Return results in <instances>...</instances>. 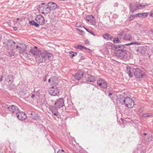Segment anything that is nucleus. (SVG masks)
<instances>
[{
	"instance_id": "c9c22d12",
	"label": "nucleus",
	"mask_w": 153,
	"mask_h": 153,
	"mask_svg": "<svg viewBox=\"0 0 153 153\" xmlns=\"http://www.w3.org/2000/svg\"><path fill=\"white\" fill-rule=\"evenodd\" d=\"M9 87L10 90H12L14 88V86L13 84L11 83V84L9 85Z\"/></svg>"
},
{
	"instance_id": "39448f33",
	"label": "nucleus",
	"mask_w": 153,
	"mask_h": 153,
	"mask_svg": "<svg viewBox=\"0 0 153 153\" xmlns=\"http://www.w3.org/2000/svg\"><path fill=\"white\" fill-rule=\"evenodd\" d=\"M16 115L17 118L21 120H24L27 117L25 113L23 111H21L20 110L16 114Z\"/></svg>"
},
{
	"instance_id": "aec40b11",
	"label": "nucleus",
	"mask_w": 153,
	"mask_h": 153,
	"mask_svg": "<svg viewBox=\"0 0 153 153\" xmlns=\"http://www.w3.org/2000/svg\"><path fill=\"white\" fill-rule=\"evenodd\" d=\"M13 76L11 75H7L6 76L5 80L8 82H12L13 81Z\"/></svg>"
},
{
	"instance_id": "c756f323",
	"label": "nucleus",
	"mask_w": 153,
	"mask_h": 153,
	"mask_svg": "<svg viewBox=\"0 0 153 153\" xmlns=\"http://www.w3.org/2000/svg\"><path fill=\"white\" fill-rule=\"evenodd\" d=\"M94 18V16L92 15H88L86 17V20L89 22L91 21V20L92 19V18Z\"/></svg>"
},
{
	"instance_id": "e2e57ef3",
	"label": "nucleus",
	"mask_w": 153,
	"mask_h": 153,
	"mask_svg": "<svg viewBox=\"0 0 153 153\" xmlns=\"http://www.w3.org/2000/svg\"><path fill=\"white\" fill-rule=\"evenodd\" d=\"M33 48H38L36 46H34Z\"/></svg>"
},
{
	"instance_id": "ddd939ff",
	"label": "nucleus",
	"mask_w": 153,
	"mask_h": 153,
	"mask_svg": "<svg viewBox=\"0 0 153 153\" xmlns=\"http://www.w3.org/2000/svg\"><path fill=\"white\" fill-rule=\"evenodd\" d=\"M83 71H79L73 76V78L75 79L79 80L83 77Z\"/></svg>"
},
{
	"instance_id": "72a5a7b5",
	"label": "nucleus",
	"mask_w": 153,
	"mask_h": 153,
	"mask_svg": "<svg viewBox=\"0 0 153 153\" xmlns=\"http://www.w3.org/2000/svg\"><path fill=\"white\" fill-rule=\"evenodd\" d=\"M120 42L118 38H114L113 40V42L114 43H117Z\"/></svg>"
},
{
	"instance_id": "69168bd1",
	"label": "nucleus",
	"mask_w": 153,
	"mask_h": 153,
	"mask_svg": "<svg viewBox=\"0 0 153 153\" xmlns=\"http://www.w3.org/2000/svg\"><path fill=\"white\" fill-rule=\"evenodd\" d=\"M33 116L35 117H36V115H33Z\"/></svg>"
},
{
	"instance_id": "2eb2a0df",
	"label": "nucleus",
	"mask_w": 153,
	"mask_h": 153,
	"mask_svg": "<svg viewBox=\"0 0 153 153\" xmlns=\"http://www.w3.org/2000/svg\"><path fill=\"white\" fill-rule=\"evenodd\" d=\"M4 45H6V47L8 48H12L15 46V42L12 40H9L7 42H5L4 43Z\"/></svg>"
},
{
	"instance_id": "7ed1b4c3",
	"label": "nucleus",
	"mask_w": 153,
	"mask_h": 153,
	"mask_svg": "<svg viewBox=\"0 0 153 153\" xmlns=\"http://www.w3.org/2000/svg\"><path fill=\"white\" fill-rule=\"evenodd\" d=\"M4 107L6 108H7V110L10 112L16 114L19 110L17 106L14 105H12L9 106L7 105H5Z\"/></svg>"
},
{
	"instance_id": "393cba45",
	"label": "nucleus",
	"mask_w": 153,
	"mask_h": 153,
	"mask_svg": "<svg viewBox=\"0 0 153 153\" xmlns=\"http://www.w3.org/2000/svg\"><path fill=\"white\" fill-rule=\"evenodd\" d=\"M26 45L23 43H18L16 46V48H26Z\"/></svg>"
},
{
	"instance_id": "052dcab7",
	"label": "nucleus",
	"mask_w": 153,
	"mask_h": 153,
	"mask_svg": "<svg viewBox=\"0 0 153 153\" xmlns=\"http://www.w3.org/2000/svg\"><path fill=\"white\" fill-rule=\"evenodd\" d=\"M141 109H141V108H140V109H139V112H140V111H141Z\"/></svg>"
},
{
	"instance_id": "58836bf2",
	"label": "nucleus",
	"mask_w": 153,
	"mask_h": 153,
	"mask_svg": "<svg viewBox=\"0 0 153 153\" xmlns=\"http://www.w3.org/2000/svg\"><path fill=\"white\" fill-rule=\"evenodd\" d=\"M74 48H86L85 47L82 46L80 45H78L77 46H76L74 47Z\"/></svg>"
},
{
	"instance_id": "4468645a",
	"label": "nucleus",
	"mask_w": 153,
	"mask_h": 153,
	"mask_svg": "<svg viewBox=\"0 0 153 153\" xmlns=\"http://www.w3.org/2000/svg\"><path fill=\"white\" fill-rule=\"evenodd\" d=\"M126 97H124V96L120 95L117 98V103L121 105H124L126 101Z\"/></svg>"
},
{
	"instance_id": "ea45409f",
	"label": "nucleus",
	"mask_w": 153,
	"mask_h": 153,
	"mask_svg": "<svg viewBox=\"0 0 153 153\" xmlns=\"http://www.w3.org/2000/svg\"><path fill=\"white\" fill-rule=\"evenodd\" d=\"M43 61V59H42L41 58H39L37 59V61L38 63H41Z\"/></svg>"
},
{
	"instance_id": "37998d69",
	"label": "nucleus",
	"mask_w": 153,
	"mask_h": 153,
	"mask_svg": "<svg viewBox=\"0 0 153 153\" xmlns=\"http://www.w3.org/2000/svg\"><path fill=\"white\" fill-rule=\"evenodd\" d=\"M108 91H105V93L106 94H108V93H110V92H111V89H108Z\"/></svg>"
},
{
	"instance_id": "6e6552de",
	"label": "nucleus",
	"mask_w": 153,
	"mask_h": 153,
	"mask_svg": "<svg viewBox=\"0 0 153 153\" xmlns=\"http://www.w3.org/2000/svg\"><path fill=\"white\" fill-rule=\"evenodd\" d=\"M36 22L41 25H43L45 23L44 18L41 15H37L36 18Z\"/></svg>"
},
{
	"instance_id": "338daca9",
	"label": "nucleus",
	"mask_w": 153,
	"mask_h": 153,
	"mask_svg": "<svg viewBox=\"0 0 153 153\" xmlns=\"http://www.w3.org/2000/svg\"><path fill=\"white\" fill-rule=\"evenodd\" d=\"M83 27L85 29V27H84V26H83Z\"/></svg>"
},
{
	"instance_id": "bb28decb",
	"label": "nucleus",
	"mask_w": 153,
	"mask_h": 153,
	"mask_svg": "<svg viewBox=\"0 0 153 153\" xmlns=\"http://www.w3.org/2000/svg\"><path fill=\"white\" fill-rule=\"evenodd\" d=\"M137 9H141L145 7L147 4H146V5H142L140 4L138 2H137Z\"/></svg>"
},
{
	"instance_id": "0eeeda50",
	"label": "nucleus",
	"mask_w": 153,
	"mask_h": 153,
	"mask_svg": "<svg viewBox=\"0 0 153 153\" xmlns=\"http://www.w3.org/2000/svg\"><path fill=\"white\" fill-rule=\"evenodd\" d=\"M117 56L122 58L124 57L126 53V51L122 49L115 50L114 51Z\"/></svg>"
},
{
	"instance_id": "49530a36",
	"label": "nucleus",
	"mask_w": 153,
	"mask_h": 153,
	"mask_svg": "<svg viewBox=\"0 0 153 153\" xmlns=\"http://www.w3.org/2000/svg\"><path fill=\"white\" fill-rule=\"evenodd\" d=\"M147 47V46H146V45H143V46H140V48H145L146 47ZM138 48H140L139 47H138Z\"/></svg>"
},
{
	"instance_id": "680f3d73",
	"label": "nucleus",
	"mask_w": 153,
	"mask_h": 153,
	"mask_svg": "<svg viewBox=\"0 0 153 153\" xmlns=\"http://www.w3.org/2000/svg\"><path fill=\"white\" fill-rule=\"evenodd\" d=\"M1 35L0 34V41H1Z\"/></svg>"
},
{
	"instance_id": "e433bc0d",
	"label": "nucleus",
	"mask_w": 153,
	"mask_h": 153,
	"mask_svg": "<svg viewBox=\"0 0 153 153\" xmlns=\"http://www.w3.org/2000/svg\"><path fill=\"white\" fill-rule=\"evenodd\" d=\"M86 31L93 36H95V34L92 30H86Z\"/></svg>"
},
{
	"instance_id": "09e8293b",
	"label": "nucleus",
	"mask_w": 153,
	"mask_h": 153,
	"mask_svg": "<svg viewBox=\"0 0 153 153\" xmlns=\"http://www.w3.org/2000/svg\"><path fill=\"white\" fill-rule=\"evenodd\" d=\"M76 30L78 31H79L80 32H83V31L80 29H78V28H76Z\"/></svg>"
},
{
	"instance_id": "f8f14e48",
	"label": "nucleus",
	"mask_w": 153,
	"mask_h": 153,
	"mask_svg": "<svg viewBox=\"0 0 153 153\" xmlns=\"http://www.w3.org/2000/svg\"><path fill=\"white\" fill-rule=\"evenodd\" d=\"M41 55L42 57L46 60H49L53 56L51 53H48L47 51H44L42 52Z\"/></svg>"
},
{
	"instance_id": "4d7b16f0",
	"label": "nucleus",
	"mask_w": 153,
	"mask_h": 153,
	"mask_svg": "<svg viewBox=\"0 0 153 153\" xmlns=\"http://www.w3.org/2000/svg\"><path fill=\"white\" fill-rule=\"evenodd\" d=\"M51 79H49L48 80V82H51ZM51 80H53L52 78H51Z\"/></svg>"
},
{
	"instance_id": "cd10ccee",
	"label": "nucleus",
	"mask_w": 153,
	"mask_h": 153,
	"mask_svg": "<svg viewBox=\"0 0 153 153\" xmlns=\"http://www.w3.org/2000/svg\"><path fill=\"white\" fill-rule=\"evenodd\" d=\"M137 51L140 53L144 54L145 53V50L143 48H137Z\"/></svg>"
},
{
	"instance_id": "a878e982",
	"label": "nucleus",
	"mask_w": 153,
	"mask_h": 153,
	"mask_svg": "<svg viewBox=\"0 0 153 153\" xmlns=\"http://www.w3.org/2000/svg\"><path fill=\"white\" fill-rule=\"evenodd\" d=\"M29 24L30 25H34L36 27H39V24L37 22H36L34 21H31L29 22Z\"/></svg>"
},
{
	"instance_id": "c85d7f7f",
	"label": "nucleus",
	"mask_w": 153,
	"mask_h": 153,
	"mask_svg": "<svg viewBox=\"0 0 153 153\" xmlns=\"http://www.w3.org/2000/svg\"><path fill=\"white\" fill-rule=\"evenodd\" d=\"M8 53H7V55L10 56H14V52H13V51H11V49H10L8 51Z\"/></svg>"
},
{
	"instance_id": "7c9ffc66",
	"label": "nucleus",
	"mask_w": 153,
	"mask_h": 153,
	"mask_svg": "<svg viewBox=\"0 0 153 153\" xmlns=\"http://www.w3.org/2000/svg\"><path fill=\"white\" fill-rule=\"evenodd\" d=\"M92 25H95L96 24L95 19L94 17V18H92L91 21L89 22Z\"/></svg>"
},
{
	"instance_id": "2f4dec72",
	"label": "nucleus",
	"mask_w": 153,
	"mask_h": 153,
	"mask_svg": "<svg viewBox=\"0 0 153 153\" xmlns=\"http://www.w3.org/2000/svg\"><path fill=\"white\" fill-rule=\"evenodd\" d=\"M142 116L145 117H149L152 116V114L151 113H146L143 114Z\"/></svg>"
},
{
	"instance_id": "f03ea898",
	"label": "nucleus",
	"mask_w": 153,
	"mask_h": 153,
	"mask_svg": "<svg viewBox=\"0 0 153 153\" xmlns=\"http://www.w3.org/2000/svg\"><path fill=\"white\" fill-rule=\"evenodd\" d=\"M57 7V5L55 3L51 1L47 3L45 9L43 10L42 13V14H48L51 11L55 10Z\"/></svg>"
},
{
	"instance_id": "9b49d317",
	"label": "nucleus",
	"mask_w": 153,
	"mask_h": 153,
	"mask_svg": "<svg viewBox=\"0 0 153 153\" xmlns=\"http://www.w3.org/2000/svg\"><path fill=\"white\" fill-rule=\"evenodd\" d=\"M97 83L99 86L103 88H106L107 87V83L102 79H99L97 80Z\"/></svg>"
},
{
	"instance_id": "dca6fc26",
	"label": "nucleus",
	"mask_w": 153,
	"mask_h": 153,
	"mask_svg": "<svg viewBox=\"0 0 153 153\" xmlns=\"http://www.w3.org/2000/svg\"><path fill=\"white\" fill-rule=\"evenodd\" d=\"M57 108L56 107L53 106L52 105H50L49 107V110L51 111L53 114L55 116H57L58 115V112L57 109L56 108Z\"/></svg>"
},
{
	"instance_id": "4be33fe9",
	"label": "nucleus",
	"mask_w": 153,
	"mask_h": 153,
	"mask_svg": "<svg viewBox=\"0 0 153 153\" xmlns=\"http://www.w3.org/2000/svg\"><path fill=\"white\" fill-rule=\"evenodd\" d=\"M30 114L32 115L31 117L34 119L37 120L39 118V115L34 112L31 113Z\"/></svg>"
},
{
	"instance_id": "423d86ee",
	"label": "nucleus",
	"mask_w": 153,
	"mask_h": 153,
	"mask_svg": "<svg viewBox=\"0 0 153 153\" xmlns=\"http://www.w3.org/2000/svg\"><path fill=\"white\" fill-rule=\"evenodd\" d=\"M49 93L50 95L52 96H55L59 93L58 89L56 86H52L49 89Z\"/></svg>"
},
{
	"instance_id": "20e7f679",
	"label": "nucleus",
	"mask_w": 153,
	"mask_h": 153,
	"mask_svg": "<svg viewBox=\"0 0 153 153\" xmlns=\"http://www.w3.org/2000/svg\"><path fill=\"white\" fill-rule=\"evenodd\" d=\"M126 101L125 102L124 105L128 108H132L134 105V102L132 100L130 97H126Z\"/></svg>"
},
{
	"instance_id": "bf43d9fd",
	"label": "nucleus",
	"mask_w": 153,
	"mask_h": 153,
	"mask_svg": "<svg viewBox=\"0 0 153 153\" xmlns=\"http://www.w3.org/2000/svg\"><path fill=\"white\" fill-rule=\"evenodd\" d=\"M143 135H147V134L146 133H143Z\"/></svg>"
},
{
	"instance_id": "de8ad7c7",
	"label": "nucleus",
	"mask_w": 153,
	"mask_h": 153,
	"mask_svg": "<svg viewBox=\"0 0 153 153\" xmlns=\"http://www.w3.org/2000/svg\"><path fill=\"white\" fill-rule=\"evenodd\" d=\"M147 140L149 141H151L152 140L151 137H149L148 138Z\"/></svg>"
},
{
	"instance_id": "5701e85b",
	"label": "nucleus",
	"mask_w": 153,
	"mask_h": 153,
	"mask_svg": "<svg viewBox=\"0 0 153 153\" xmlns=\"http://www.w3.org/2000/svg\"><path fill=\"white\" fill-rule=\"evenodd\" d=\"M123 39L127 40H129L132 39L131 36L128 33H127L123 37Z\"/></svg>"
},
{
	"instance_id": "864d4df0",
	"label": "nucleus",
	"mask_w": 153,
	"mask_h": 153,
	"mask_svg": "<svg viewBox=\"0 0 153 153\" xmlns=\"http://www.w3.org/2000/svg\"><path fill=\"white\" fill-rule=\"evenodd\" d=\"M14 29L15 30H17V27H14Z\"/></svg>"
},
{
	"instance_id": "f257e3e1",
	"label": "nucleus",
	"mask_w": 153,
	"mask_h": 153,
	"mask_svg": "<svg viewBox=\"0 0 153 153\" xmlns=\"http://www.w3.org/2000/svg\"><path fill=\"white\" fill-rule=\"evenodd\" d=\"M126 72L130 77H131L133 75V72L134 76L138 78H141L143 76V73L142 71L138 68H132V69L130 66H128L126 68Z\"/></svg>"
},
{
	"instance_id": "8fccbe9b",
	"label": "nucleus",
	"mask_w": 153,
	"mask_h": 153,
	"mask_svg": "<svg viewBox=\"0 0 153 153\" xmlns=\"http://www.w3.org/2000/svg\"><path fill=\"white\" fill-rule=\"evenodd\" d=\"M123 34V33L122 32L121 33H119L118 34V36L119 37H120L122 36Z\"/></svg>"
},
{
	"instance_id": "6ab92c4d",
	"label": "nucleus",
	"mask_w": 153,
	"mask_h": 153,
	"mask_svg": "<svg viewBox=\"0 0 153 153\" xmlns=\"http://www.w3.org/2000/svg\"><path fill=\"white\" fill-rule=\"evenodd\" d=\"M102 36L104 39L107 40H111L113 38L112 36L107 33L103 34Z\"/></svg>"
},
{
	"instance_id": "3c124183",
	"label": "nucleus",
	"mask_w": 153,
	"mask_h": 153,
	"mask_svg": "<svg viewBox=\"0 0 153 153\" xmlns=\"http://www.w3.org/2000/svg\"><path fill=\"white\" fill-rule=\"evenodd\" d=\"M109 45H111V48H113L114 45H113V44L112 43H109Z\"/></svg>"
},
{
	"instance_id": "1a4fd4ad",
	"label": "nucleus",
	"mask_w": 153,
	"mask_h": 153,
	"mask_svg": "<svg viewBox=\"0 0 153 153\" xmlns=\"http://www.w3.org/2000/svg\"><path fill=\"white\" fill-rule=\"evenodd\" d=\"M30 52L36 58L39 57L42 54L41 51L38 48H32Z\"/></svg>"
},
{
	"instance_id": "a19ab883",
	"label": "nucleus",
	"mask_w": 153,
	"mask_h": 153,
	"mask_svg": "<svg viewBox=\"0 0 153 153\" xmlns=\"http://www.w3.org/2000/svg\"><path fill=\"white\" fill-rule=\"evenodd\" d=\"M57 153H66L63 150H59Z\"/></svg>"
},
{
	"instance_id": "c03bdc74",
	"label": "nucleus",
	"mask_w": 153,
	"mask_h": 153,
	"mask_svg": "<svg viewBox=\"0 0 153 153\" xmlns=\"http://www.w3.org/2000/svg\"><path fill=\"white\" fill-rule=\"evenodd\" d=\"M86 50L89 53H91L92 52V51L90 49V48H85Z\"/></svg>"
},
{
	"instance_id": "0e129e2a",
	"label": "nucleus",
	"mask_w": 153,
	"mask_h": 153,
	"mask_svg": "<svg viewBox=\"0 0 153 153\" xmlns=\"http://www.w3.org/2000/svg\"><path fill=\"white\" fill-rule=\"evenodd\" d=\"M85 29L86 30H88V29L86 28H85Z\"/></svg>"
},
{
	"instance_id": "774afa93",
	"label": "nucleus",
	"mask_w": 153,
	"mask_h": 153,
	"mask_svg": "<svg viewBox=\"0 0 153 153\" xmlns=\"http://www.w3.org/2000/svg\"><path fill=\"white\" fill-rule=\"evenodd\" d=\"M79 49H80V50H81L82 48H79Z\"/></svg>"
},
{
	"instance_id": "412c9836",
	"label": "nucleus",
	"mask_w": 153,
	"mask_h": 153,
	"mask_svg": "<svg viewBox=\"0 0 153 153\" xmlns=\"http://www.w3.org/2000/svg\"><path fill=\"white\" fill-rule=\"evenodd\" d=\"M140 44V43L137 42H131V43L126 44L125 45H120L119 47L118 48H124L125 47V45H130L132 44H136L137 45H139Z\"/></svg>"
},
{
	"instance_id": "a18cd8bd",
	"label": "nucleus",
	"mask_w": 153,
	"mask_h": 153,
	"mask_svg": "<svg viewBox=\"0 0 153 153\" xmlns=\"http://www.w3.org/2000/svg\"><path fill=\"white\" fill-rule=\"evenodd\" d=\"M46 76H45L44 77L43 79V80L44 82H45V81H46V80H47V79H46Z\"/></svg>"
},
{
	"instance_id": "79ce46f5",
	"label": "nucleus",
	"mask_w": 153,
	"mask_h": 153,
	"mask_svg": "<svg viewBox=\"0 0 153 153\" xmlns=\"http://www.w3.org/2000/svg\"><path fill=\"white\" fill-rule=\"evenodd\" d=\"M76 26L77 27H81V24L79 23H77L76 24Z\"/></svg>"
},
{
	"instance_id": "13d9d810",
	"label": "nucleus",
	"mask_w": 153,
	"mask_h": 153,
	"mask_svg": "<svg viewBox=\"0 0 153 153\" xmlns=\"http://www.w3.org/2000/svg\"><path fill=\"white\" fill-rule=\"evenodd\" d=\"M150 16L152 17H153V13H151L150 14Z\"/></svg>"
},
{
	"instance_id": "4c0bfd02",
	"label": "nucleus",
	"mask_w": 153,
	"mask_h": 153,
	"mask_svg": "<svg viewBox=\"0 0 153 153\" xmlns=\"http://www.w3.org/2000/svg\"><path fill=\"white\" fill-rule=\"evenodd\" d=\"M45 4L44 3H42L39 5V10H42V9L43 7L42 5L44 4Z\"/></svg>"
},
{
	"instance_id": "9d476101",
	"label": "nucleus",
	"mask_w": 153,
	"mask_h": 153,
	"mask_svg": "<svg viewBox=\"0 0 153 153\" xmlns=\"http://www.w3.org/2000/svg\"><path fill=\"white\" fill-rule=\"evenodd\" d=\"M55 105L57 108H60L64 105V100L62 98H59L55 103Z\"/></svg>"
},
{
	"instance_id": "603ef678",
	"label": "nucleus",
	"mask_w": 153,
	"mask_h": 153,
	"mask_svg": "<svg viewBox=\"0 0 153 153\" xmlns=\"http://www.w3.org/2000/svg\"><path fill=\"white\" fill-rule=\"evenodd\" d=\"M118 4L117 3H114V6L115 7H117L118 6Z\"/></svg>"
},
{
	"instance_id": "b1692460",
	"label": "nucleus",
	"mask_w": 153,
	"mask_h": 153,
	"mask_svg": "<svg viewBox=\"0 0 153 153\" xmlns=\"http://www.w3.org/2000/svg\"><path fill=\"white\" fill-rule=\"evenodd\" d=\"M139 17H146L148 16L147 13H139L136 14Z\"/></svg>"
},
{
	"instance_id": "a211bd4d",
	"label": "nucleus",
	"mask_w": 153,
	"mask_h": 153,
	"mask_svg": "<svg viewBox=\"0 0 153 153\" xmlns=\"http://www.w3.org/2000/svg\"><path fill=\"white\" fill-rule=\"evenodd\" d=\"M86 80L88 82H94L95 81V79L94 76L90 75H88L85 76Z\"/></svg>"
},
{
	"instance_id": "473e14b6",
	"label": "nucleus",
	"mask_w": 153,
	"mask_h": 153,
	"mask_svg": "<svg viewBox=\"0 0 153 153\" xmlns=\"http://www.w3.org/2000/svg\"><path fill=\"white\" fill-rule=\"evenodd\" d=\"M69 53L71 55H70V56L71 58H72L74 56H75L76 55L77 53L76 52H74L72 51H69Z\"/></svg>"
},
{
	"instance_id": "5fc2aeb1",
	"label": "nucleus",
	"mask_w": 153,
	"mask_h": 153,
	"mask_svg": "<svg viewBox=\"0 0 153 153\" xmlns=\"http://www.w3.org/2000/svg\"><path fill=\"white\" fill-rule=\"evenodd\" d=\"M112 93H111V92H110V93H108V96H111V95H112Z\"/></svg>"
},
{
	"instance_id": "f704fd0d",
	"label": "nucleus",
	"mask_w": 153,
	"mask_h": 153,
	"mask_svg": "<svg viewBox=\"0 0 153 153\" xmlns=\"http://www.w3.org/2000/svg\"><path fill=\"white\" fill-rule=\"evenodd\" d=\"M136 16L135 15H131L130 16L129 19L130 21H132L134 18V17Z\"/></svg>"
},
{
	"instance_id": "6e6d98bb",
	"label": "nucleus",
	"mask_w": 153,
	"mask_h": 153,
	"mask_svg": "<svg viewBox=\"0 0 153 153\" xmlns=\"http://www.w3.org/2000/svg\"><path fill=\"white\" fill-rule=\"evenodd\" d=\"M34 95L33 94H32L31 95V97L32 98H33L34 97Z\"/></svg>"
},
{
	"instance_id": "f3484780",
	"label": "nucleus",
	"mask_w": 153,
	"mask_h": 153,
	"mask_svg": "<svg viewBox=\"0 0 153 153\" xmlns=\"http://www.w3.org/2000/svg\"><path fill=\"white\" fill-rule=\"evenodd\" d=\"M137 2H136L134 4H130V11L132 12V13L135 11L137 9Z\"/></svg>"
}]
</instances>
